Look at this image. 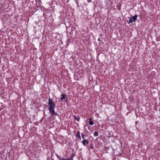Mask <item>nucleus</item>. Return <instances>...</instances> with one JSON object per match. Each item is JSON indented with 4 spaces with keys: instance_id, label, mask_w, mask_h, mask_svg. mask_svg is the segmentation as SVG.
I'll return each instance as SVG.
<instances>
[{
    "instance_id": "2",
    "label": "nucleus",
    "mask_w": 160,
    "mask_h": 160,
    "mask_svg": "<svg viewBox=\"0 0 160 160\" xmlns=\"http://www.w3.org/2000/svg\"><path fill=\"white\" fill-rule=\"evenodd\" d=\"M138 17V15H135L131 17L129 19L128 23L130 24L132 23V22H135L137 20Z\"/></svg>"
},
{
    "instance_id": "4",
    "label": "nucleus",
    "mask_w": 160,
    "mask_h": 160,
    "mask_svg": "<svg viewBox=\"0 0 160 160\" xmlns=\"http://www.w3.org/2000/svg\"><path fill=\"white\" fill-rule=\"evenodd\" d=\"M74 119L77 120L78 122H79L80 120V118L78 115L77 116L73 115Z\"/></svg>"
},
{
    "instance_id": "7",
    "label": "nucleus",
    "mask_w": 160,
    "mask_h": 160,
    "mask_svg": "<svg viewBox=\"0 0 160 160\" xmlns=\"http://www.w3.org/2000/svg\"><path fill=\"white\" fill-rule=\"evenodd\" d=\"M76 136L78 138H81V137H80V133L79 131L78 132Z\"/></svg>"
},
{
    "instance_id": "14",
    "label": "nucleus",
    "mask_w": 160,
    "mask_h": 160,
    "mask_svg": "<svg viewBox=\"0 0 160 160\" xmlns=\"http://www.w3.org/2000/svg\"><path fill=\"white\" fill-rule=\"evenodd\" d=\"M99 39H100L99 38H98V40L99 41Z\"/></svg>"
},
{
    "instance_id": "6",
    "label": "nucleus",
    "mask_w": 160,
    "mask_h": 160,
    "mask_svg": "<svg viewBox=\"0 0 160 160\" xmlns=\"http://www.w3.org/2000/svg\"><path fill=\"white\" fill-rule=\"evenodd\" d=\"M92 119L91 118H90L89 119V123L90 125H92L93 124V122L92 121Z\"/></svg>"
},
{
    "instance_id": "3",
    "label": "nucleus",
    "mask_w": 160,
    "mask_h": 160,
    "mask_svg": "<svg viewBox=\"0 0 160 160\" xmlns=\"http://www.w3.org/2000/svg\"><path fill=\"white\" fill-rule=\"evenodd\" d=\"M82 143L84 146H86L88 143V142L87 140L84 139L82 141Z\"/></svg>"
},
{
    "instance_id": "9",
    "label": "nucleus",
    "mask_w": 160,
    "mask_h": 160,
    "mask_svg": "<svg viewBox=\"0 0 160 160\" xmlns=\"http://www.w3.org/2000/svg\"><path fill=\"white\" fill-rule=\"evenodd\" d=\"M74 154L73 153L71 157L70 158H68L70 160H73V158L74 157Z\"/></svg>"
},
{
    "instance_id": "5",
    "label": "nucleus",
    "mask_w": 160,
    "mask_h": 160,
    "mask_svg": "<svg viewBox=\"0 0 160 160\" xmlns=\"http://www.w3.org/2000/svg\"><path fill=\"white\" fill-rule=\"evenodd\" d=\"M60 99L62 101L64 99H65L66 97V95L63 94H62L61 95Z\"/></svg>"
},
{
    "instance_id": "11",
    "label": "nucleus",
    "mask_w": 160,
    "mask_h": 160,
    "mask_svg": "<svg viewBox=\"0 0 160 160\" xmlns=\"http://www.w3.org/2000/svg\"><path fill=\"white\" fill-rule=\"evenodd\" d=\"M81 135H82V138L83 139H84V137H85L86 136V135L85 134H83L82 133L81 134Z\"/></svg>"
},
{
    "instance_id": "1",
    "label": "nucleus",
    "mask_w": 160,
    "mask_h": 160,
    "mask_svg": "<svg viewBox=\"0 0 160 160\" xmlns=\"http://www.w3.org/2000/svg\"><path fill=\"white\" fill-rule=\"evenodd\" d=\"M48 110L52 116H57V113L55 112V105L52 100L49 98L48 102Z\"/></svg>"
},
{
    "instance_id": "10",
    "label": "nucleus",
    "mask_w": 160,
    "mask_h": 160,
    "mask_svg": "<svg viewBox=\"0 0 160 160\" xmlns=\"http://www.w3.org/2000/svg\"><path fill=\"white\" fill-rule=\"evenodd\" d=\"M89 147H90V148L92 149H93V146L92 144H90V145L89 146Z\"/></svg>"
},
{
    "instance_id": "8",
    "label": "nucleus",
    "mask_w": 160,
    "mask_h": 160,
    "mask_svg": "<svg viewBox=\"0 0 160 160\" xmlns=\"http://www.w3.org/2000/svg\"><path fill=\"white\" fill-rule=\"evenodd\" d=\"M94 135L95 137H97L98 135V133L97 131H95L94 133Z\"/></svg>"
},
{
    "instance_id": "13",
    "label": "nucleus",
    "mask_w": 160,
    "mask_h": 160,
    "mask_svg": "<svg viewBox=\"0 0 160 160\" xmlns=\"http://www.w3.org/2000/svg\"><path fill=\"white\" fill-rule=\"evenodd\" d=\"M57 157L59 158L60 159H61V158H60V157L58 155H57Z\"/></svg>"
},
{
    "instance_id": "12",
    "label": "nucleus",
    "mask_w": 160,
    "mask_h": 160,
    "mask_svg": "<svg viewBox=\"0 0 160 160\" xmlns=\"http://www.w3.org/2000/svg\"><path fill=\"white\" fill-rule=\"evenodd\" d=\"M62 160H70L68 158L67 159H62Z\"/></svg>"
}]
</instances>
